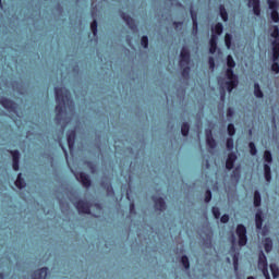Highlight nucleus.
Here are the masks:
<instances>
[{
	"instance_id": "nucleus-1",
	"label": "nucleus",
	"mask_w": 279,
	"mask_h": 279,
	"mask_svg": "<svg viewBox=\"0 0 279 279\" xmlns=\"http://www.w3.org/2000/svg\"><path fill=\"white\" fill-rule=\"evenodd\" d=\"M54 96L57 101V106L54 108V121L60 124L64 117V108L66 104H73V100L71 99V92H69L66 87H54Z\"/></svg>"
},
{
	"instance_id": "nucleus-2",
	"label": "nucleus",
	"mask_w": 279,
	"mask_h": 279,
	"mask_svg": "<svg viewBox=\"0 0 279 279\" xmlns=\"http://www.w3.org/2000/svg\"><path fill=\"white\" fill-rule=\"evenodd\" d=\"M235 234L238 235L240 247H245L247 245V228L244 225H238Z\"/></svg>"
},
{
	"instance_id": "nucleus-3",
	"label": "nucleus",
	"mask_w": 279,
	"mask_h": 279,
	"mask_svg": "<svg viewBox=\"0 0 279 279\" xmlns=\"http://www.w3.org/2000/svg\"><path fill=\"white\" fill-rule=\"evenodd\" d=\"M189 64H191V51H189V48L183 47L180 53L179 66L184 68L189 66Z\"/></svg>"
},
{
	"instance_id": "nucleus-4",
	"label": "nucleus",
	"mask_w": 279,
	"mask_h": 279,
	"mask_svg": "<svg viewBox=\"0 0 279 279\" xmlns=\"http://www.w3.org/2000/svg\"><path fill=\"white\" fill-rule=\"evenodd\" d=\"M74 206L80 215H90V204L86 201L78 199Z\"/></svg>"
},
{
	"instance_id": "nucleus-5",
	"label": "nucleus",
	"mask_w": 279,
	"mask_h": 279,
	"mask_svg": "<svg viewBox=\"0 0 279 279\" xmlns=\"http://www.w3.org/2000/svg\"><path fill=\"white\" fill-rule=\"evenodd\" d=\"M74 175L76 180L84 186V189H90V186H93V181L90 180V177L86 174V172H76Z\"/></svg>"
},
{
	"instance_id": "nucleus-6",
	"label": "nucleus",
	"mask_w": 279,
	"mask_h": 279,
	"mask_svg": "<svg viewBox=\"0 0 279 279\" xmlns=\"http://www.w3.org/2000/svg\"><path fill=\"white\" fill-rule=\"evenodd\" d=\"M0 104L9 112H16L17 105L12 99L5 98V97H0Z\"/></svg>"
},
{
	"instance_id": "nucleus-7",
	"label": "nucleus",
	"mask_w": 279,
	"mask_h": 279,
	"mask_svg": "<svg viewBox=\"0 0 279 279\" xmlns=\"http://www.w3.org/2000/svg\"><path fill=\"white\" fill-rule=\"evenodd\" d=\"M9 154H11L12 156V167H13V171H19V169L21 168L20 163H21V153L19 150H9Z\"/></svg>"
},
{
	"instance_id": "nucleus-8",
	"label": "nucleus",
	"mask_w": 279,
	"mask_h": 279,
	"mask_svg": "<svg viewBox=\"0 0 279 279\" xmlns=\"http://www.w3.org/2000/svg\"><path fill=\"white\" fill-rule=\"evenodd\" d=\"M77 138V132L75 130H71L66 134L68 147L70 151L75 149V140Z\"/></svg>"
},
{
	"instance_id": "nucleus-9",
	"label": "nucleus",
	"mask_w": 279,
	"mask_h": 279,
	"mask_svg": "<svg viewBox=\"0 0 279 279\" xmlns=\"http://www.w3.org/2000/svg\"><path fill=\"white\" fill-rule=\"evenodd\" d=\"M153 202L155 204V209L159 210V213H165V210H167L165 198L153 196Z\"/></svg>"
},
{
	"instance_id": "nucleus-10",
	"label": "nucleus",
	"mask_w": 279,
	"mask_h": 279,
	"mask_svg": "<svg viewBox=\"0 0 279 279\" xmlns=\"http://www.w3.org/2000/svg\"><path fill=\"white\" fill-rule=\"evenodd\" d=\"M120 16H121V19H123L124 23H126L128 27H130V29H132V32H135L136 21H134L132 19V16H130V14H128L125 12H121Z\"/></svg>"
},
{
	"instance_id": "nucleus-11",
	"label": "nucleus",
	"mask_w": 279,
	"mask_h": 279,
	"mask_svg": "<svg viewBox=\"0 0 279 279\" xmlns=\"http://www.w3.org/2000/svg\"><path fill=\"white\" fill-rule=\"evenodd\" d=\"M278 5V2H270L268 4L269 10H271L270 19L274 23H279Z\"/></svg>"
},
{
	"instance_id": "nucleus-12",
	"label": "nucleus",
	"mask_w": 279,
	"mask_h": 279,
	"mask_svg": "<svg viewBox=\"0 0 279 279\" xmlns=\"http://www.w3.org/2000/svg\"><path fill=\"white\" fill-rule=\"evenodd\" d=\"M205 136H206L207 147H209V149H216L217 141H215V137H213V131L206 130Z\"/></svg>"
},
{
	"instance_id": "nucleus-13",
	"label": "nucleus",
	"mask_w": 279,
	"mask_h": 279,
	"mask_svg": "<svg viewBox=\"0 0 279 279\" xmlns=\"http://www.w3.org/2000/svg\"><path fill=\"white\" fill-rule=\"evenodd\" d=\"M236 162V153H229L226 160V169L232 171L234 169V163Z\"/></svg>"
},
{
	"instance_id": "nucleus-14",
	"label": "nucleus",
	"mask_w": 279,
	"mask_h": 279,
	"mask_svg": "<svg viewBox=\"0 0 279 279\" xmlns=\"http://www.w3.org/2000/svg\"><path fill=\"white\" fill-rule=\"evenodd\" d=\"M47 271H49V268L44 267L35 270L32 275L33 279H47Z\"/></svg>"
},
{
	"instance_id": "nucleus-15",
	"label": "nucleus",
	"mask_w": 279,
	"mask_h": 279,
	"mask_svg": "<svg viewBox=\"0 0 279 279\" xmlns=\"http://www.w3.org/2000/svg\"><path fill=\"white\" fill-rule=\"evenodd\" d=\"M223 34V24L218 22L215 26L211 27V36H215L219 40V36Z\"/></svg>"
},
{
	"instance_id": "nucleus-16",
	"label": "nucleus",
	"mask_w": 279,
	"mask_h": 279,
	"mask_svg": "<svg viewBox=\"0 0 279 279\" xmlns=\"http://www.w3.org/2000/svg\"><path fill=\"white\" fill-rule=\"evenodd\" d=\"M100 186L106 191L109 197L114 195V187H112V183L102 181L100 182Z\"/></svg>"
},
{
	"instance_id": "nucleus-17",
	"label": "nucleus",
	"mask_w": 279,
	"mask_h": 279,
	"mask_svg": "<svg viewBox=\"0 0 279 279\" xmlns=\"http://www.w3.org/2000/svg\"><path fill=\"white\" fill-rule=\"evenodd\" d=\"M257 265H258V269L269 267V264L267 263V256L265 255V253L263 251H260L258 254Z\"/></svg>"
},
{
	"instance_id": "nucleus-18",
	"label": "nucleus",
	"mask_w": 279,
	"mask_h": 279,
	"mask_svg": "<svg viewBox=\"0 0 279 279\" xmlns=\"http://www.w3.org/2000/svg\"><path fill=\"white\" fill-rule=\"evenodd\" d=\"M219 39H217V37L214 35V36H210V39H209V53L211 54H215L217 53V43H218Z\"/></svg>"
},
{
	"instance_id": "nucleus-19",
	"label": "nucleus",
	"mask_w": 279,
	"mask_h": 279,
	"mask_svg": "<svg viewBox=\"0 0 279 279\" xmlns=\"http://www.w3.org/2000/svg\"><path fill=\"white\" fill-rule=\"evenodd\" d=\"M255 226L257 230H263V210L260 209L255 214Z\"/></svg>"
},
{
	"instance_id": "nucleus-20",
	"label": "nucleus",
	"mask_w": 279,
	"mask_h": 279,
	"mask_svg": "<svg viewBox=\"0 0 279 279\" xmlns=\"http://www.w3.org/2000/svg\"><path fill=\"white\" fill-rule=\"evenodd\" d=\"M228 93H232L233 88L239 86V78H232L226 82Z\"/></svg>"
},
{
	"instance_id": "nucleus-21",
	"label": "nucleus",
	"mask_w": 279,
	"mask_h": 279,
	"mask_svg": "<svg viewBox=\"0 0 279 279\" xmlns=\"http://www.w3.org/2000/svg\"><path fill=\"white\" fill-rule=\"evenodd\" d=\"M264 250L266 254H269L274 250V240L271 238H266L264 240Z\"/></svg>"
},
{
	"instance_id": "nucleus-22",
	"label": "nucleus",
	"mask_w": 279,
	"mask_h": 279,
	"mask_svg": "<svg viewBox=\"0 0 279 279\" xmlns=\"http://www.w3.org/2000/svg\"><path fill=\"white\" fill-rule=\"evenodd\" d=\"M262 203H263V198L260 196V192H258V190H256L254 192V197H253V204H254L255 208L260 207Z\"/></svg>"
},
{
	"instance_id": "nucleus-23",
	"label": "nucleus",
	"mask_w": 279,
	"mask_h": 279,
	"mask_svg": "<svg viewBox=\"0 0 279 279\" xmlns=\"http://www.w3.org/2000/svg\"><path fill=\"white\" fill-rule=\"evenodd\" d=\"M264 178L266 182H271V167L269 163L264 165Z\"/></svg>"
},
{
	"instance_id": "nucleus-24",
	"label": "nucleus",
	"mask_w": 279,
	"mask_h": 279,
	"mask_svg": "<svg viewBox=\"0 0 279 279\" xmlns=\"http://www.w3.org/2000/svg\"><path fill=\"white\" fill-rule=\"evenodd\" d=\"M25 185H26V183H25V179H23V174L19 173L16 181H15V186L17 189H25Z\"/></svg>"
},
{
	"instance_id": "nucleus-25",
	"label": "nucleus",
	"mask_w": 279,
	"mask_h": 279,
	"mask_svg": "<svg viewBox=\"0 0 279 279\" xmlns=\"http://www.w3.org/2000/svg\"><path fill=\"white\" fill-rule=\"evenodd\" d=\"M226 77L227 80H239V76L234 74V68H227Z\"/></svg>"
},
{
	"instance_id": "nucleus-26",
	"label": "nucleus",
	"mask_w": 279,
	"mask_h": 279,
	"mask_svg": "<svg viewBox=\"0 0 279 279\" xmlns=\"http://www.w3.org/2000/svg\"><path fill=\"white\" fill-rule=\"evenodd\" d=\"M254 95L257 97V99H263L265 95L263 94V90L260 89V85L258 83L254 84Z\"/></svg>"
},
{
	"instance_id": "nucleus-27",
	"label": "nucleus",
	"mask_w": 279,
	"mask_h": 279,
	"mask_svg": "<svg viewBox=\"0 0 279 279\" xmlns=\"http://www.w3.org/2000/svg\"><path fill=\"white\" fill-rule=\"evenodd\" d=\"M219 14L225 23L228 21V11L223 4L219 5Z\"/></svg>"
},
{
	"instance_id": "nucleus-28",
	"label": "nucleus",
	"mask_w": 279,
	"mask_h": 279,
	"mask_svg": "<svg viewBox=\"0 0 279 279\" xmlns=\"http://www.w3.org/2000/svg\"><path fill=\"white\" fill-rule=\"evenodd\" d=\"M190 131H191V125H189V122H183L182 125H181L182 136H189Z\"/></svg>"
},
{
	"instance_id": "nucleus-29",
	"label": "nucleus",
	"mask_w": 279,
	"mask_h": 279,
	"mask_svg": "<svg viewBox=\"0 0 279 279\" xmlns=\"http://www.w3.org/2000/svg\"><path fill=\"white\" fill-rule=\"evenodd\" d=\"M227 69H234L236 66V61H234L232 54L227 56Z\"/></svg>"
},
{
	"instance_id": "nucleus-30",
	"label": "nucleus",
	"mask_w": 279,
	"mask_h": 279,
	"mask_svg": "<svg viewBox=\"0 0 279 279\" xmlns=\"http://www.w3.org/2000/svg\"><path fill=\"white\" fill-rule=\"evenodd\" d=\"M264 160H265V162H267L268 165H271V162H274V157H272L270 150H265V151H264Z\"/></svg>"
},
{
	"instance_id": "nucleus-31",
	"label": "nucleus",
	"mask_w": 279,
	"mask_h": 279,
	"mask_svg": "<svg viewBox=\"0 0 279 279\" xmlns=\"http://www.w3.org/2000/svg\"><path fill=\"white\" fill-rule=\"evenodd\" d=\"M182 77H184L185 80H189L190 75H191V66L189 65H184L182 68V72H181Z\"/></svg>"
},
{
	"instance_id": "nucleus-32",
	"label": "nucleus",
	"mask_w": 279,
	"mask_h": 279,
	"mask_svg": "<svg viewBox=\"0 0 279 279\" xmlns=\"http://www.w3.org/2000/svg\"><path fill=\"white\" fill-rule=\"evenodd\" d=\"M225 45L227 49H230V47H232V35L230 33H227L225 35Z\"/></svg>"
},
{
	"instance_id": "nucleus-33",
	"label": "nucleus",
	"mask_w": 279,
	"mask_h": 279,
	"mask_svg": "<svg viewBox=\"0 0 279 279\" xmlns=\"http://www.w3.org/2000/svg\"><path fill=\"white\" fill-rule=\"evenodd\" d=\"M181 263H182L184 269H187V270L191 269V262H189V256L183 255L181 257Z\"/></svg>"
},
{
	"instance_id": "nucleus-34",
	"label": "nucleus",
	"mask_w": 279,
	"mask_h": 279,
	"mask_svg": "<svg viewBox=\"0 0 279 279\" xmlns=\"http://www.w3.org/2000/svg\"><path fill=\"white\" fill-rule=\"evenodd\" d=\"M248 148L251 156H256V154H258V149H256V144H254V142L248 143Z\"/></svg>"
},
{
	"instance_id": "nucleus-35",
	"label": "nucleus",
	"mask_w": 279,
	"mask_h": 279,
	"mask_svg": "<svg viewBox=\"0 0 279 279\" xmlns=\"http://www.w3.org/2000/svg\"><path fill=\"white\" fill-rule=\"evenodd\" d=\"M271 38H275V40H278L279 43V28L277 25L272 26V32L270 34Z\"/></svg>"
},
{
	"instance_id": "nucleus-36",
	"label": "nucleus",
	"mask_w": 279,
	"mask_h": 279,
	"mask_svg": "<svg viewBox=\"0 0 279 279\" xmlns=\"http://www.w3.org/2000/svg\"><path fill=\"white\" fill-rule=\"evenodd\" d=\"M231 178H233L234 180H239L241 178V168L240 167L234 168V170L231 173Z\"/></svg>"
},
{
	"instance_id": "nucleus-37",
	"label": "nucleus",
	"mask_w": 279,
	"mask_h": 279,
	"mask_svg": "<svg viewBox=\"0 0 279 279\" xmlns=\"http://www.w3.org/2000/svg\"><path fill=\"white\" fill-rule=\"evenodd\" d=\"M141 45L144 49H147L149 47V37L147 36H142L141 38Z\"/></svg>"
},
{
	"instance_id": "nucleus-38",
	"label": "nucleus",
	"mask_w": 279,
	"mask_h": 279,
	"mask_svg": "<svg viewBox=\"0 0 279 279\" xmlns=\"http://www.w3.org/2000/svg\"><path fill=\"white\" fill-rule=\"evenodd\" d=\"M227 132H228L229 136H234V134H236V129L234 128V125L232 123H229L227 126Z\"/></svg>"
},
{
	"instance_id": "nucleus-39",
	"label": "nucleus",
	"mask_w": 279,
	"mask_h": 279,
	"mask_svg": "<svg viewBox=\"0 0 279 279\" xmlns=\"http://www.w3.org/2000/svg\"><path fill=\"white\" fill-rule=\"evenodd\" d=\"M226 145H227L228 151H232V149H234V140L232 137H228Z\"/></svg>"
},
{
	"instance_id": "nucleus-40",
	"label": "nucleus",
	"mask_w": 279,
	"mask_h": 279,
	"mask_svg": "<svg viewBox=\"0 0 279 279\" xmlns=\"http://www.w3.org/2000/svg\"><path fill=\"white\" fill-rule=\"evenodd\" d=\"M97 27H98L97 20H94L90 24V29L94 36H97V32H98Z\"/></svg>"
},
{
	"instance_id": "nucleus-41",
	"label": "nucleus",
	"mask_w": 279,
	"mask_h": 279,
	"mask_svg": "<svg viewBox=\"0 0 279 279\" xmlns=\"http://www.w3.org/2000/svg\"><path fill=\"white\" fill-rule=\"evenodd\" d=\"M211 213H213L215 219H219L221 217V211L219 210V207H213Z\"/></svg>"
},
{
	"instance_id": "nucleus-42",
	"label": "nucleus",
	"mask_w": 279,
	"mask_h": 279,
	"mask_svg": "<svg viewBox=\"0 0 279 279\" xmlns=\"http://www.w3.org/2000/svg\"><path fill=\"white\" fill-rule=\"evenodd\" d=\"M213 199V192L210 190H206L205 192V203L208 204Z\"/></svg>"
},
{
	"instance_id": "nucleus-43",
	"label": "nucleus",
	"mask_w": 279,
	"mask_h": 279,
	"mask_svg": "<svg viewBox=\"0 0 279 279\" xmlns=\"http://www.w3.org/2000/svg\"><path fill=\"white\" fill-rule=\"evenodd\" d=\"M272 45V53H279V41L278 40H274L271 43Z\"/></svg>"
},
{
	"instance_id": "nucleus-44",
	"label": "nucleus",
	"mask_w": 279,
	"mask_h": 279,
	"mask_svg": "<svg viewBox=\"0 0 279 279\" xmlns=\"http://www.w3.org/2000/svg\"><path fill=\"white\" fill-rule=\"evenodd\" d=\"M270 271H271L274 278L279 277V268L278 267L270 266Z\"/></svg>"
},
{
	"instance_id": "nucleus-45",
	"label": "nucleus",
	"mask_w": 279,
	"mask_h": 279,
	"mask_svg": "<svg viewBox=\"0 0 279 279\" xmlns=\"http://www.w3.org/2000/svg\"><path fill=\"white\" fill-rule=\"evenodd\" d=\"M256 5H260V0H248V8H256Z\"/></svg>"
},
{
	"instance_id": "nucleus-46",
	"label": "nucleus",
	"mask_w": 279,
	"mask_h": 279,
	"mask_svg": "<svg viewBox=\"0 0 279 279\" xmlns=\"http://www.w3.org/2000/svg\"><path fill=\"white\" fill-rule=\"evenodd\" d=\"M259 269H260L263 276H265V278H270V276H269V266H266V267L259 268Z\"/></svg>"
},
{
	"instance_id": "nucleus-47",
	"label": "nucleus",
	"mask_w": 279,
	"mask_h": 279,
	"mask_svg": "<svg viewBox=\"0 0 279 279\" xmlns=\"http://www.w3.org/2000/svg\"><path fill=\"white\" fill-rule=\"evenodd\" d=\"M271 71L274 72V73H279V63H278V61H274V63L271 64Z\"/></svg>"
},
{
	"instance_id": "nucleus-48",
	"label": "nucleus",
	"mask_w": 279,
	"mask_h": 279,
	"mask_svg": "<svg viewBox=\"0 0 279 279\" xmlns=\"http://www.w3.org/2000/svg\"><path fill=\"white\" fill-rule=\"evenodd\" d=\"M221 223H228L230 221V216L228 214H225L220 218Z\"/></svg>"
},
{
	"instance_id": "nucleus-49",
	"label": "nucleus",
	"mask_w": 279,
	"mask_h": 279,
	"mask_svg": "<svg viewBox=\"0 0 279 279\" xmlns=\"http://www.w3.org/2000/svg\"><path fill=\"white\" fill-rule=\"evenodd\" d=\"M253 12H254L255 16H260V4L253 7Z\"/></svg>"
},
{
	"instance_id": "nucleus-50",
	"label": "nucleus",
	"mask_w": 279,
	"mask_h": 279,
	"mask_svg": "<svg viewBox=\"0 0 279 279\" xmlns=\"http://www.w3.org/2000/svg\"><path fill=\"white\" fill-rule=\"evenodd\" d=\"M232 117H234V109H232L231 107H229L227 109V118L228 119H232Z\"/></svg>"
},
{
	"instance_id": "nucleus-51",
	"label": "nucleus",
	"mask_w": 279,
	"mask_h": 279,
	"mask_svg": "<svg viewBox=\"0 0 279 279\" xmlns=\"http://www.w3.org/2000/svg\"><path fill=\"white\" fill-rule=\"evenodd\" d=\"M233 267L235 271L239 269V256L236 255L233 256Z\"/></svg>"
},
{
	"instance_id": "nucleus-52",
	"label": "nucleus",
	"mask_w": 279,
	"mask_h": 279,
	"mask_svg": "<svg viewBox=\"0 0 279 279\" xmlns=\"http://www.w3.org/2000/svg\"><path fill=\"white\" fill-rule=\"evenodd\" d=\"M208 64H209V69H215V58L214 57L208 58Z\"/></svg>"
},
{
	"instance_id": "nucleus-53",
	"label": "nucleus",
	"mask_w": 279,
	"mask_h": 279,
	"mask_svg": "<svg viewBox=\"0 0 279 279\" xmlns=\"http://www.w3.org/2000/svg\"><path fill=\"white\" fill-rule=\"evenodd\" d=\"M59 145L65 156V158H69V153L66 151V148L64 147V145L62 144V142L59 141Z\"/></svg>"
},
{
	"instance_id": "nucleus-54",
	"label": "nucleus",
	"mask_w": 279,
	"mask_h": 279,
	"mask_svg": "<svg viewBox=\"0 0 279 279\" xmlns=\"http://www.w3.org/2000/svg\"><path fill=\"white\" fill-rule=\"evenodd\" d=\"M130 214H131V215H136V209H135L134 203H131V204H130Z\"/></svg>"
},
{
	"instance_id": "nucleus-55",
	"label": "nucleus",
	"mask_w": 279,
	"mask_h": 279,
	"mask_svg": "<svg viewBox=\"0 0 279 279\" xmlns=\"http://www.w3.org/2000/svg\"><path fill=\"white\" fill-rule=\"evenodd\" d=\"M190 14H191V16H192V22H193V21H197V13H195V11L191 10V11H190Z\"/></svg>"
},
{
	"instance_id": "nucleus-56",
	"label": "nucleus",
	"mask_w": 279,
	"mask_h": 279,
	"mask_svg": "<svg viewBox=\"0 0 279 279\" xmlns=\"http://www.w3.org/2000/svg\"><path fill=\"white\" fill-rule=\"evenodd\" d=\"M278 59H279V52H272L274 62H278Z\"/></svg>"
},
{
	"instance_id": "nucleus-57",
	"label": "nucleus",
	"mask_w": 279,
	"mask_h": 279,
	"mask_svg": "<svg viewBox=\"0 0 279 279\" xmlns=\"http://www.w3.org/2000/svg\"><path fill=\"white\" fill-rule=\"evenodd\" d=\"M221 101H226V90H222L220 94Z\"/></svg>"
},
{
	"instance_id": "nucleus-58",
	"label": "nucleus",
	"mask_w": 279,
	"mask_h": 279,
	"mask_svg": "<svg viewBox=\"0 0 279 279\" xmlns=\"http://www.w3.org/2000/svg\"><path fill=\"white\" fill-rule=\"evenodd\" d=\"M192 23L194 32H197V20H194Z\"/></svg>"
},
{
	"instance_id": "nucleus-59",
	"label": "nucleus",
	"mask_w": 279,
	"mask_h": 279,
	"mask_svg": "<svg viewBox=\"0 0 279 279\" xmlns=\"http://www.w3.org/2000/svg\"><path fill=\"white\" fill-rule=\"evenodd\" d=\"M267 3L268 5H270V3H278V0H268Z\"/></svg>"
},
{
	"instance_id": "nucleus-60",
	"label": "nucleus",
	"mask_w": 279,
	"mask_h": 279,
	"mask_svg": "<svg viewBox=\"0 0 279 279\" xmlns=\"http://www.w3.org/2000/svg\"><path fill=\"white\" fill-rule=\"evenodd\" d=\"M173 25H175V26L182 25V22H174Z\"/></svg>"
},
{
	"instance_id": "nucleus-61",
	"label": "nucleus",
	"mask_w": 279,
	"mask_h": 279,
	"mask_svg": "<svg viewBox=\"0 0 279 279\" xmlns=\"http://www.w3.org/2000/svg\"><path fill=\"white\" fill-rule=\"evenodd\" d=\"M0 8H3V2H2V0H0Z\"/></svg>"
},
{
	"instance_id": "nucleus-62",
	"label": "nucleus",
	"mask_w": 279,
	"mask_h": 279,
	"mask_svg": "<svg viewBox=\"0 0 279 279\" xmlns=\"http://www.w3.org/2000/svg\"><path fill=\"white\" fill-rule=\"evenodd\" d=\"M206 167L208 169V167H210V163L208 161H206Z\"/></svg>"
},
{
	"instance_id": "nucleus-63",
	"label": "nucleus",
	"mask_w": 279,
	"mask_h": 279,
	"mask_svg": "<svg viewBox=\"0 0 279 279\" xmlns=\"http://www.w3.org/2000/svg\"><path fill=\"white\" fill-rule=\"evenodd\" d=\"M0 279H3V272L0 274Z\"/></svg>"
},
{
	"instance_id": "nucleus-64",
	"label": "nucleus",
	"mask_w": 279,
	"mask_h": 279,
	"mask_svg": "<svg viewBox=\"0 0 279 279\" xmlns=\"http://www.w3.org/2000/svg\"><path fill=\"white\" fill-rule=\"evenodd\" d=\"M266 279H271V277H268V278H266Z\"/></svg>"
}]
</instances>
